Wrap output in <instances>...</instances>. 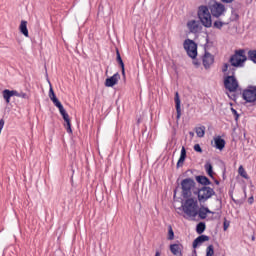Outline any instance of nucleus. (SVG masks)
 Masks as SVG:
<instances>
[{
  "label": "nucleus",
  "instance_id": "a18cd8bd",
  "mask_svg": "<svg viewBox=\"0 0 256 256\" xmlns=\"http://www.w3.org/2000/svg\"><path fill=\"white\" fill-rule=\"evenodd\" d=\"M252 241H255V236H252Z\"/></svg>",
  "mask_w": 256,
  "mask_h": 256
},
{
  "label": "nucleus",
  "instance_id": "ea45409f",
  "mask_svg": "<svg viewBox=\"0 0 256 256\" xmlns=\"http://www.w3.org/2000/svg\"><path fill=\"white\" fill-rule=\"evenodd\" d=\"M228 69H229V64H224V66L222 67L223 73H227Z\"/></svg>",
  "mask_w": 256,
  "mask_h": 256
},
{
  "label": "nucleus",
  "instance_id": "0eeeda50",
  "mask_svg": "<svg viewBox=\"0 0 256 256\" xmlns=\"http://www.w3.org/2000/svg\"><path fill=\"white\" fill-rule=\"evenodd\" d=\"M242 99L246 101V103H255L256 101V86H248L242 92Z\"/></svg>",
  "mask_w": 256,
  "mask_h": 256
},
{
  "label": "nucleus",
  "instance_id": "37998d69",
  "mask_svg": "<svg viewBox=\"0 0 256 256\" xmlns=\"http://www.w3.org/2000/svg\"><path fill=\"white\" fill-rule=\"evenodd\" d=\"M155 256H161L160 252H156Z\"/></svg>",
  "mask_w": 256,
  "mask_h": 256
},
{
  "label": "nucleus",
  "instance_id": "a878e982",
  "mask_svg": "<svg viewBox=\"0 0 256 256\" xmlns=\"http://www.w3.org/2000/svg\"><path fill=\"white\" fill-rule=\"evenodd\" d=\"M238 173L241 177H243L244 179H249V176L247 175V171H245V168H243V166H240L238 168Z\"/></svg>",
  "mask_w": 256,
  "mask_h": 256
},
{
  "label": "nucleus",
  "instance_id": "79ce46f5",
  "mask_svg": "<svg viewBox=\"0 0 256 256\" xmlns=\"http://www.w3.org/2000/svg\"><path fill=\"white\" fill-rule=\"evenodd\" d=\"M223 3H233V0H222Z\"/></svg>",
  "mask_w": 256,
  "mask_h": 256
},
{
  "label": "nucleus",
  "instance_id": "473e14b6",
  "mask_svg": "<svg viewBox=\"0 0 256 256\" xmlns=\"http://www.w3.org/2000/svg\"><path fill=\"white\" fill-rule=\"evenodd\" d=\"M194 151H196V153H203V149H201V145L199 144L194 145Z\"/></svg>",
  "mask_w": 256,
  "mask_h": 256
},
{
  "label": "nucleus",
  "instance_id": "72a5a7b5",
  "mask_svg": "<svg viewBox=\"0 0 256 256\" xmlns=\"http://www.w3.org/2000/svg\"><path fill=\"white\" fill-rule=\"evenodd\" d=\"M66 131L67 133H73V130L71 129V122H66Z\"/></svg>",
  "mask_w": 256,
  "mask_h": 256
},
{
  "label": "nucleus",
  "instance_id": "423d86ee",
  "mask_svg": "<svg viewBox=\"0 0 256 256\" xmlns=\"http://www.w3.org/2000/svg\"><path fill=\"white\" fill-rule=\"evenodd\" d=\"M244 61H247V56H245V51L239 50L230 59V63L233 67H243Z\"/></svg>",
  "mask_w": 256,
  "mask_h": 256
},
{
  "label": "nucleus",
  "instance_id": "39448f33",
  "mask_svg": "<svg viewBox=\"0 0 256 256\" xmlns=\"http://www.w3.org/2000/svg\"><path fill=\"white\" fill-rule=\"evenodd\" d=\"M183 47L188 57H190L191 59H195V57H197V44L195 43V41L191 39H186L183 43Z\"/></svg>",
  "mask_w": 256,
  "mask_h": 256
},
{
  "label": "nucleus",
  "instance_id": "aec40b11",
  "mask_svg": "<svg viewBox=\"0 0 256 256\" xmlns=\"http://www.w3.org/2000/svg\"><path fill=\"white\" fill-rule=\"evenodd\" d=\"M186 158H187V150H185V147H182L181 153H180V158L177 162V167H179L180 165H183V163H185Z\"/></svg>",
  "mask_w": 256,
  "mask_h": 256
},
{
  "label": "nucleus",
  "instance_id": "6ab92c4d",
  "mask_svg": "<svg viewBox=\"0 0 256 256\" xmlns=\"http://www.w3.org/2000/svg\"><path fill=\"white\" fill-rule=\"evenodd\" d=\"M60 115H62L65 123H71V120L69 119V114H67V111L65 110V108L63 107V105L58 106Z\"/></svg>",
  "mask_w": 256,
  "mask_h": 256
},
{
  "label": "nucleus",
  "instance_id": "5701e85b",
  "mask_svg": "<svg viewBox=\"0 0 256 256\" xmlns=\"http://www.w3.org/2000/svg\"><path fill=\"white\" fill-rule=\"evenodd\" d=\"M2 95H3V99L6 101V103H11V97H13L11 94V90H9V89L3 90Z\"/></svg>",
  "mask_w": 256,
  "mask_h": 256
},
{
  "label": "nucleus",
  "instance_id": "c03bdc74",
  "mask_svg": "<svg viewBox=\"0 0 256 256\" xmlns=\"http://www.w3.org/2000/svg\"><path fill=\"white\" fill-rule=\"evenodd\" d=\"M191 137H193L195 134L193 132H190Z\"/></svg>",
  "mask_w": 256,
  "mask_h": 256
},
{
  "label": "nucleus",
  "instance_id": "f8f14e48",
  "mask_svg": "<svg viewBox=\"0 0 256 256\" xmlns=\"http://www.w3.org/2000/svg\"><path fill=\"white\" fill-rule=\"evenodd\" d=\"M202 61L205 69H209V67H211V64L214 63L215 58L213 57V55H211V53L205 52Z\"/></svg>",
  "mask_w": 256,
  "mask_h": 256
},
{
  "label": "nucleus",
  "instance_id": "6e6552de",
  "mask_svg": "<svg viewBox=\"0 0 256 256\" xmlns=\"http://www.w3.org/2000/svg\"><path fill=\"white\" fill-rule=\"evenodd\" d=\"M224 86L230 93H234L239 87V82H237V79L234 76H228L224 79Z\"/></svg>",
  "mask_w": 256,
  "mask_h": 256
},
{
  "label": "nucleus",
  "instance_id": "4be33fe9",
  "mask_svg": "<svg viewBox=\"0 0 256 256\" xmlns=\"http://www.w3.org/2000/svg\"><path fill=\"white\" fill-rule=\"evenodd\" d=\"M196 181L200 183L201 185H211V182L209 181V178L206 176H197Z\"/></svg>",
  "mask_w": 256,
  "mask_h": 256
},
{
  "label": "nucleus",
  "instance_id": "58836bf2",
  "mask_svg": "<svg viewBox=\"0 0 256 256\" xmlns=\"http://www.w3.org/2000/svg\"><path fill=\"white\" fill-rule=\"evenodd\" d=\"M223 227H224V231H227L229 229V222H227V220L224 221Z\"/></svg>",
  "mask_w": 256,
  "mask_h": 256
},
{
  "label": "nucleus",
  "instance_id": "ddd939ff",
  "mask_svg": "<svg viewBox=\"0 0 256 256\" xmlns=\"http://www.w3.org/2000/svg\"><path fill=\"white\" fill-rule=\"evenodd\" d=\"M49 97L50 100L52 101V103L55 105V107H61V102L59 101V99H57V96L55 95V92L53 91V87L50 85V89H49Z\"/></svg>",
  "mask_w": 256,
  "mask_h": 256
},
{
  "label": "nucleus",
  "instance_id": "2f4dec72",
  "mask_svg": "<svg viewBox=\"0 0 256 256\" xmlns=\"http://www.w3.org/2000/svg\"><path fill=\"white\" fill-rule=\"evenodd\" d=\"M223 25H225V24L223 22H221V21H215L214 22V27L216 29H221L223 27Z\"/></svg>",
  "mask_w": 256,
  "mask_h": 256
},
{
  "label": "nucleus",
  "instance_id": "7c9ffc66",
  "mask_svg": "<svg viewBox=\"0 0 256 256\" xmlns=\"http://www.w3.org/2000/svg\"><path fill=\"white\" fill-rule=\"evenodd\" d=\"M175 238V233L173 232V228L169 227V230H168V239L170 241H173V239Z\"/></svg>",
  "mask_w": 256,
  "mask_h": 256
},
{
  "label": "nucleus",
  "instance_id": "4c0bfd02",
  "mask_svg": "<svg viewBox=\"0 0 256 256\" xmlns=\"http://www.w3.org/2000/svg\"><path fill=\"white\" fill-rule=\"evenodd\" d=\"M18 97H20L21 99H27V94L23 93V92H19Z\"/></svg>",
  "mask_w": 256,
  "mask_h": 256
},
{
  "label": "nucleus",
  "instance_id": "1a4fd4ad",
  "mask_svg": "<svg viewBox=\"0 0 256 256\" xmlns=\"http://www.w3.org/2000/svg\"><path fill=\"white\" fill-rule=\"evenodd\" d=\"M213 17H221L225 13V6L221 3H214L210 6Z\"/></svg>",
  "mask_w": 256,
  "mask_h": 256
},
{
  "label": "nucleus",
  "instance_id": "c756f323",
  "mask_svg": "<svg viewBox=\"0 0 256 256\" xmlns=\"http://www.w3.org/2000/svg\"><path fill=\"white\" fill-rule=\"evenodd\" d=\"M215 255V250L213 249V245H209L206 249V256Z\"/></svg>",
  "mask_w": 256,
  "mask_h": 256
},
{
  "label": "nucleus",
  "instance_id": "412c9836",
  "mask_svg": "<svg viewBox=\"0 0 256 256\" xmlns=\"http://www.w3.org/2000/svg\"><path fill=\"white\" fill-rule=\"evenodd\" d=\"M170 251L176 256L181 255V245L179 244H171L170 245Z\"/></svg>",
  "mask_w": 256,
  "mask_h": 256
},
{
  "label": "nucleus",
  "instance_id": "9b49d317",
  "mask_svg": "<svg viewBox=\"0 0 256 256\" xmlns=\"http://www.w3.org/2000/svg\"><path fill=\"white\" fill-rule=\"evenodd\" d=\"M121 79V75L119 73H115L112 77L107 78L105 81L106 87H115L117 83H119V80Z\"/></svg>",
  "mask_w": 256,
  "mask_h": 256
},
{
  "label": "nucleus",
  "instance_id": "a19ab883",
  "mask_svg": "<svg viewBox=\"0 0 256 256\" xmlns=\"http://www.w3.org/2000/svg\"><path fill=\"white\" fill-rule=\"evenodd\" d=\"M253 201H255V199L253 198V196L250 197V198H248V203H249L250 205H253Z\"/></svg>",
  "mask_w": 256,
  "mask_h": 256
},
{
  "label": "nucleus",
  "instance_id": "c9c22d12",
  "mask_svg": "<svg viewBox=\"0 0 256 256\" xmlns=\"http://www.w3.org/2000/svg\"><path fill=\"white\" fill-rule=\"evenodd\" d=\"M3 127H5V120L1 119L0 120V134L3 131Z\"/></svg>",
  "mask_w": 256,
  "mask_h": 256
},
{
  "label": "nucleus",
  "instance_id": "e433bc0d",
  "mask_svg": "<svg viewBox=\"0 0 256 256\" xmlns=\"http://www.w3.org/2000/svg\"><path fill=\"white\" fill-rule=\"evenodd\" d=\"M10 93L12 94V97H19V92H17V90H10Z\"/></svg>",
  "mask_w": 256,
  "mask_h": 256
},
{
  "label": "nucleus",
  "instance_id": "7ed1b4c3",
  "mask_svg": "<svg viewBox=\"0 0 256 256\" xmlns=\"http://www.w3.org/2000/svg\"><path fill=\"white\" fill-rule=\"evenodd\" d=\"M195 195H197L199 203H205L215 195V190L209 186H203L195 191Z\"/></svg>",
  "mask_w": 256,
  "mask_h": 256
},
{
  "label": "nucleus",
  "instance_id": "f3484780",
  "mask_svg": "<svg viewBox=\"0 0 256 256\" xmlns=\"http://www.w3.org/2000/svg\"><path fill=\"white\" fill-rule=\"evenodd\" d=\"M214 143H215L216 149H219V151H223V149H225V141L222 139L221 136L215 137Z\"/></svg>",
  "mask_w": 256,
  "mask_h": 256
},
{
  "label": "nucleus",
  "instance_id": "4468645a",
  "mask_svg": "<svg viewBox=\"0 0 256 256\" xmlns=\"http://www.w3.org/2000/svg\"><path fill=\"white\" fill-rule=\"evenodd\" d=\"M175 104H176V113L177 119H181V99L179 98V92L175 93V98H174Z\"/></svg>",
  "mask_w": 256,
  "mask_h": 256
},
{
  "label": "nucleus",
  "instance_id": "20e7f679",
  "mask_svg": "<svg viewBox=\"0 0 256 256\" xmlns=\"http://www.w3.org/2000/svg\"><path fill=\"white\" fill-rule=\"evenodd\" d=\"M182 195L183 197H191L197 188L195 187V180L191 178H186L181 182Z\"/></svg>",
  "mask_w": 256,
  "mask_h": 256
},
{
  "label": "nucleus",
  "instance_id": "cd10ccee",
  "mask_svg": "<svg viewBox=\"0 0 256 256\" xmlns=\"http://www.w3.org/2000/svg\"><path fill=\"white\" fill-rule=\"evenodd\" d=\"M205 170H206L207 174L209 175V177H213V166L211 165V163H207L205 165Z\"/></svg>",
  "mask_w": 256,
  "mask_h": 256
},
{
  "label": "nucleus",
  "instance_id": "2eb2a0df",
  "mask_svg": "<svg viewBox=\"0 0 256 256\" xmlns=\"http://www.w3.org/2000/svg\"><path fill=\"white\" fill-rule=\"evenodd\" d=\"M212 214L213 215V212L211 210H209V208L207 207H201L199 208L198 206V216L200 217V219H207V214Z\"/></svg>",
  "mask_w": 256,
  "mask_h": 256
},
{
  "label": "nucleus",
  "instance_id": "a211bd4d",
  "mask_svg": "<svg viewBox=\"0 0 256 256\" xmlns=\"http://www.w3.org/2000/svg\"><path fill=\"white\" fill-rule=\"evenodd\" d=\"M20 32L24 37H29V30L27 29V21L22 20L19 26Z\"/></svg>",
  "mask_w": 256,
  "mask_h": 256
},
{
  "label": "nucleus",
  "instance_id": "dca6fc26",
  "mask_svg": "<svg viewBox=\"0 0 256 256\" xmlns=\"http://www.w3.org/2000/svg\"><path fill=\"white\" fill-rule=\"evenodd\" d=\"M205 241H209V236L201 235L197 237L193 242V248L197 249V247H199V245H201L202 243H205Z\"/></svg>",
  "mask_w": 256,
  "mask_h": 256
},
{
  "label": "nucleus",
  "instance_id": "bb28decb",
  "mask_svg": "<svg viewBox=\"0 0 256 256\" xmlns=\"http://www.w3.org/2000/svg\"><path fill=\"white\" fill-rule=\"evenodd\" d=\"M196 231L198 233V235H201V233H203L205 231V223L200 222L197 226H196Z\"/></svg>",
  "mask_w": 256,
  "mask_h": 256
},
{
  "label": "nucleus",
  "instance_id": "f03ea898",
  "mask_svg": "<svg viewBox=\"0 0 256 256\" xmlns=\"http://www.w3.org/2000/svg\"><path fill=\"white\" fill-rule=\"evenodd\" d=\"M198 18L202 25L209 29L213 25V20L211 18V12L207 6H200L198 8Z\"/></svg>",
  "mask_w": 256,
  "mask_h": 256
},
{
  "label": "nucleus",
  "instance_id": "f704fd0d",
  "mask_svg": "<svg viewBox=\"0 0 256 256\" xmlns=\"http://www.w3.org/2000/svg\"><path fill=\"white\" fill-rule=\"evenodd\" d=\"M231 111L233 115H235V120L237 121V119H239V114L237 113V110H235V108H231Z\"/></svg>",
  "mask_w": 256,
  "mask_h": 256
},
{
  "label": "nucleus",
  "instance_id": "b1692460",
  "mask_svg": "<svg viewBox=\"0 0 256 256\" xmlns=\"http://www.w3.org/2000/svg\"><path fill=\"white\" fill-rule=\"evenodd\" d=\"M205 129H206L205 126L196 127L195 131H196L197 137L199 138L205 137Z\"/></svg>",
  "mask_w": 256,
  "mask_h": 256
},
{
  "label": "nucleus",
  "instance_id": "c85d7f7f",
  "mask_svg": "<svg viewBox=\"0 0 256 256\" xmlns=\"http://www.w3.org/2000/svg\"><path fill=\"white\" fill-rule=\"evenodd\" d=\"M248 57L250 61H253L254 63H256V50L248 51Z\"/></svg>",
  "mask_w": 256,
  "mask_h": 256
},
{
  "label": "nucleus",
  "instance_id": "393cba45",
  "mask_svg": "<svg viewBox=\"0 0 256 256\" xmlns=\"http://www.w3.org/2000/svg\"><path fill=\"white\" fill-rule=\"evenodd\" d=\"M117 62L119 63V65L121 66L122 69V74L125 75V64L123 63V59H121V54L119 53V51H117Z\"/></svg>",
  "mask_w": 256,
  "mask_h": 256
},
{
  "label": "nucleus",
  "instance_id": "9d476101",
  "mask_svg": "<svg viewBox=\"0 0 256 256\" xmlns=\"http://www.w3.org/2000/svg\"><path fill=\"white\" fill-rule=\"evenodd\" d=\"M187 29L190 33H199L201 31V22L199 20H189L187 22Z\"/></svg>",
  "mask_w": 256,
  "mask_h": 256
},
{
  "label": "nucleus",
  "instance_id": "f257e3e1",
  "mask_svg": "<svg viewBox=\"0 0 256 256\" xmlns=\"http://www.w3.org/2000/svg\"><path fill=\"white\" fill-rule=\"evenodd\" d=\"M182 210L185 214V219H191L195 221V218L199 214V201L195 198H188L182 204Z\"/></svg>",
  "mask_w": 256,
  "mask_h": 256
}]
</instances>
